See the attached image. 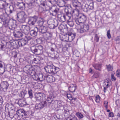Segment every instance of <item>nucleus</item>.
Returning <instances> with one entry per match:
<instances>
[{
	"label": "nucleus",
	"mask_w": 120,
	"mask_h": 120,
	"mask_svg": "<svg viewBox=\"0 0 120 120\" xmlns=\"http://www.w3.org/2000/svg\"><path fill=\"white\" fill-rule=\"evenodd\" d=\"M52 37V34L50 32H47L45 34V36H44V38L46 40H50Z\"/></svg>",
	"instance_id": "obj_26"
},
{
	"label": "nucleus",
	"mask_w": 120,
	"mask_h": 120,
	"mask_svg": "<svg viewBox=\"0 0 120 120\" xmlns=\"http://www.w3.org/2000/svg\"><path fill=\"white\" fill-rule=\"evenodd\" d=\"M27 116V114L25 112L24 110L23 112H22V114L20 115V117L21 118H25Z\"/></svg>",
	"instance_id": "obj_44"
},
{
	"label": "nucleus",
	"mask_w": 120,
	"mask_h": 120,
	"mask_svg": "<svg viewBox=\"0 0 120 120\" xmlns=\"http://www.w3.org/2000/svg\"><path fill=\"white\" fill-rule=\"evenodd\" d=\"M70 13H67L66 15H58L57 17L59 21L61 22H64L67 20V18H68L70 15Z\"/></svg>",
	"instance_id": "obj_7"
},
{
	"label": "nucleus",
	"mask_w": 120,
	"mask_h": 120,
	"mask_svg": "<svg viewBox=\"0 0 120 120\" xmlns=\"http://www.w3.org/2000/svg\"><path fill=\"white\" fill-rule=\"evenodd\" d=\"M32 78L33 79L36 80H38L39 77V74H37L35 71V73L32 75H31Z\"/></svg>",
	"instance_id": "obj_36"
},
{
	"label": "nucleus",
	"mask_w": 120,
	"mask_h": 120,
	"mask_svg": "<svg viewBox=\"0 0 120 120\" xmlns=\"http://www.w3.org/2000/svg\"><path fill=\"white\" fill-rule=\"evenodd\" d=\"M26 91H24V92L22 91L19 94V96L21 97L22 98H24V96L26 94Z\"/></svg>",
	"instance_id": "obj_42"
},
{
	"label": "nucleus",
	"mask_w": 120,
	"mask_h": 120,
	"mask_svg": "<svg viewBox=\"0 0 120 120\" xmlns=\"http://www.w3.org/2000/svg\"><path fill=\"white\" fill-rule=\"evenodd\" d=\"M114 73L113 74L112 73L111 74L112 80V81H115L116 80V78L114 76Z\"/></svg>",
	"instance_id": "obj_55"
},
{
	"label": "nucleus",
	"mask_w": 120,
	"mask_h": 120,
	"mask_svg": "<svg viewBox=\"0 0 120 120\" xmlns=\"http://www.w3.org/2000/svg\"><path fill=\"white\" fill-rule=\"evenodd\" d=\"M18 5L19 9L25 8V4L23 2L19 3Z\"/></svg>",
	"instance_id": "obj_37"
},
{
	"label": "nucleus",
	"mask_w": 120,
	"mask_h": 120,
	"mask_svg": "<svg viewBox=\"0 0 120 120\" xmlns=\"http://www.w3.org/2000/svg\"><path fill=\"white\" fill-rule=\"evenodd\" d=\"M4 46V45L2 44L1 42H0V49H3Z\"/></svg>",
	"instance_id": "obj_62"
},
{
	"label": "nucleus",
	"mask_w": 120,
	"mask_h": 120,
	"mask_svg": "<svg viewBox=\"0 0 120 120\" xmlns=\"http://www.w3.org/2000/svg\"><path fill=\"white\" fill-rule=\"evenodd\" d=\"M58 24V21L56 20H55V21H54V24H53L54 25L55 27H56L57 26Z\"/></svg>",
	"instance_id": "obj_58"
},
{
	"label": "nucleus",
	"mask_w": 120,
	"mask_h": 120,
	"mask_svg": "<svg viewBox=\"0 0 120 120\" xmlns=\"http://www.w3.org/2000/svg\"><path fill=\"white\" fill-rule=\"evenodd\" d=\"M108 102L107 101H105L104 102V106L106 108V109L108 108Z\"/></svg>",
	"instance_id": "obj_57"
},
{
	"label": "nucleus",
	"mask_w": 120,
	"mask_h": 120,
	"mask_svg": "<svg viewBox=\"0 0 120 120\" xmlns=\"http://www.w3.org/2000/svg\"><path fill=\"white\" fill-rule=\"evenodd\" d=\"M17 43L19 46H22L25 45L28 43L27 41L25 39H22L19 41H17Z\"/></svg>",
	"instance_id": "obj_17"
},
{
	"label": "nucleus",
	"mask_w": 120,
	"mask_h": 120,
	"mask_svg": "<svg viewBox=\"0 0 120 120\" xmlns=\"http://www.w3.org/2000/svg\"><path fill=\"white\" fill-rule=\"evenodd\" d=\"M18 103L20 106L23 107L26 105V103L23 100L19 99L18 101Z\"/></svg>",
	"instance_id": "obj_32"
},
{
	"label": "nucleus",
	"mask_w": 120,
	"mask_h": 120,
	"mask_svg": "<svg viewBox=\"0 0 120 120\" xmlns=\"http://www.w3.org/2000/svg\"><path fill=\"white\" fill-rule=\"evenodd\" d=\"M52 12L56 13L59 11V9L56 6H52L50 10Z\"/></svg>",
	"instance_id": "obj_33"
},
{
	"label": "nucleus",
	"mask_w": 120,
	"mask_h": 120,
	"mask_svg": "<svg viewBox=\"0 0 120 120\" xmlns=\"http://www.w3.org/2000/svg\"><path fill=\"white\" fill-rule=\"evenodd\" d=\"M38 17L34 16L29 17L28 18V23L30 25H34L37 20Z\"/></svg>",
	"instance_id": "obj_6"
},
{
	"label": "nucleus",
	"mask_w": 120,
	"mask_h": 120,
	"mask_svg": "<svg viewBox=\"0 0 120 120\" xmlns=\"http://www.w3.org/2000/svg\"><path fill=\"white\" fill-rule=\"evenodd\" d=\"M76 85L75 84H70L68 87V89L71 92H75L76 88Z\"/></svg>",
	"instance_id": "obj_23"
},
{
	"label": "nucleus",
	"mask_w": 120,
	"mask_h": 120,
	"mask_svg": "<svg viewBox=\"0 0 120 120\" xmlns=\"http://www.w3.org/2000/svg\"><path fill=\"white\" fill-rule=\"evenodd\" d=\"M48 1L51 4L53 5H54L56 4V0H48Z\"/></svg>",
	"instance_id": "obj_53"
},
{
	"label": "nucleus",
	"mask_w": 120,
	"mask_h": 120,
	"mask_svg": "<svg viewBox=\"0 0 120 120\" xmlns=\"http://www.w3.org/2000/svg\"><path fill=\"white\" fill-rule=\"evenodd\" d=\"M49 27L51 29H54L55 28L53 24H49Z\"/></svg>",
	"instance_id": "obj_59"
},
{
	"label": "nucleus",
	"mask_w": 120,
	"mask_h": 120,
	"mask_svg": "<svg viewBox=\"0 0 120 120\" xmlns=\"http://www.w3.org/2000/svg\"><path fill=\"white\" fill-rule=\"evenodd\" d=\"M93 67L96 70L99 71H101L102 67V64H95L93 65Z\"/></svg>",
	"instance_id": "obj_29"
},
{
	"label": "nucleus",
	"mask_w": 120,
	"mask_h": 120,
	"mask_svg": "<svg viewBox=\"0 0 120 120\" xmlns=\"http://www.w3.org/2000/svg\"><path fill=\"white\" fill-rule=\"evenodd\" d=\"M44 22L43 20L42 19H41V20L38 21V23L39 25L40 26H43L42 25H43Z\"/></svg>",
	"instance_id": "obj_49"
},
{
	"label": "nucleus",
	"mask_w": 120,
	"mask_h": 120,
	"mask_svg": "<svg viewBox=\"0 0 120 120\" xmlns=\"http://www.w3.org/2000/svg\"><path fill=\"white\" fill-rule=\"evenodd\" d=\"M24 110L22 109H20L17 110L16 111V114H17L18 116L20 117V115L22 112H23Z\"/></svg>",
	"instance_id": "obj_41"
},
{
	"label": "nucleus",
	"mask_w": 120,
	"mask_h": 120,
	"mask_svg": "<svg viewBox=\"0 0 120 120\" xmlns=\"http://www.w3.org/2000/svg\"><path fill=\"white\" fill-rule=\"evenodd\" d=\"M36 47L38 51V54H40L42 53L43 52V46L41 45H39Z\"/></svg>",
	"instance_id": "obj_31"
},
{
	"label": "nucleus",
	"mask_w": 120,
	"mask_h": 120,
	"mask_svg": "<svg viewBox=\"0 0 120 120\" xmlns=\"http://www.w3.org/2000/svg\"><path fill=\"white\" fill-rule=\"evenodd\" d=\"M9 86V84L7 81L3 82L1 85V88L3 89H5L6 90L8 88Z\"/></svg>",
	"instance_id": "obj_22"
},
{
	"label": "nucleus",
	"mask_w": 120,
	"mask_h": 120,
	"mask_svg": "<svg viewBox=\"0 0 120 120\" xmlns=\"http://www.w3.org/2000/svg\"><path fill=\"white\" fill-rule=\"evenodd\" d=\"M113 113L111 112L109 113V116L110 117H113Z\"/></svg>",
	"instance_id": "obj_64"
},
{
	"label": "nucleus",
	"mask_w": 120,
	"mask_h": 120,
	"mask_svg": "<svg viewBox=\"0 0 120 120\" xmlns=\"http://www.w3.org/2000/svg\"><path fill=\"white\" fill-rule=\"evenodd\" d=\"M17 19L21 23L25 22L27 18V15L23 11H21L17 14Z\"/></svg>",
	"instance_id": "obj_4"
},
{
	"label": "nucleus",
	"mask_w": 120,
	"mask_h": 120,
	"mask_svg": "<svg viewBox=\"0 0 120 120\" xmlns=\"http://www.w3.org/2000/svg\"><path fill=\"white\" fill-rule=\"evenodd\" d=\"M110 33V31L109 30H108L107 32V36L108 38L109 39H110L111 38V36Z\"/></svg>",
	"instance_id": "obj_54"
},
{
	"label": "nucleus",
	"mask_w": 120,
	"mask_h": 120,
	"mask_svg": "<svg viewBox=\"0 0 120 120\" xmlns=\"http://www.w3.org/2000/svg\"><path fill=\"white\" fill-rule=\"evenodd\" d=\"M46 0H35L36 2V3L39 4L40 3V5L41 6L45 7L46 5L45 2Z\"/></svg>",
	"instance_id": "obj_27"
},
{
	"label": "nucleus",
	"mask_w": 120,
	"mask_h": 120,
	"mask_svg": "<svg viewBox=\"0 0 120 120\" xmlns=\"http://www.w3.org/2000/svg\"><path fill=\"white\" fill-rule=\"evenodd\" d=\"M89 29V26L88 24H83L81 26L79 31L80 33H82L87 31Z\"/></svg>",
	"instance_id": "obj_8"
},
{
	"label": "nucleus",
	"mask_w": 120,
	"mask_h": 120,
	"mask_svg": "<svg viewBox=\"0 0 120 120\" xmlns=\"http://www.w3.org/2000/svg\"><path fill=\"white\" fill-rule=\"evenodd\" d=\"M72 15L71 13L68 18H67V24L70 27H73L74 25V22L72 17Z\"/></svg>",
	"instance_id": "obj_10"
},
{
	"label": "nucleus",
	"mask_w": 120,
	"mask_h": 120,
	"mask_svg": "<svg viewBox=\"0 0 120 120\" xmlns=\"http://www.w3.org/2000/svg\"><path fill=\"white\" fill-rule=\"evenodd\" d=\"M116 75L118 77H120V69L117 70L116 72Z\"/></svg>",
	"instance_id": "obj_56"
},
{
	"label": "nucleus",
	"mask_w": 120,
	"mask_h": 120,
	"mask_svg": "<svg viewBox=\"0 0 120 120\" xmlns=\"http://www.w3.org/2000/svg\"><path fill=\"white\" fill-rule=\"evenodd\" d=\"M57 5L60 7H63L65 5V3L64 0H57Z\"/></svg>",
	"instance_id": "obj_28"
},
{
	"label": "nucleus",
	"mask_w": 120,
	"mask_h": 120,
	"mask_svg": "<svg viewBox=\"0 0 120 120\" xmlns=\"http://www.w3.org/2000/svg\"><path fill=\"white\" fill-rule=\"evenodd\" d=\"M33 91L31 89H29L28 91V94L29 95V97L30 98H32L33 97Z\"/></svg>",
	"instance_id": "obj_43"
},
{
	"label": "nucleus",
	"mask_w": 120,
	"mask_h": 120,
	"mask_svg": "<svg viewBox=\"0 0 120 120\" xmlns=\"http://www.w3.org/2000/svg\"><path fill=\"white\" fill-rule=\"evenodd\" d=\"M39 68V67L37 66H33L31 65H27L24 68L23 70L27 74L31 75L35 73V70Z\"/></svg>",
	"instance_id": "obj_2"
},
{
	"label": "nucleus",
	"mask_w": 120,
	"mask_h": 120,
	"mask_svg": "<svg viewBox=\"0 0 120 120\" xmlns=\"http://www.w3.org/2000/svg\"><path fill=\"white\" fill-rule=\"evenodd\" d=\"M76 115L79 118L81 119L83 117V115L80 113L78 112L76 113Z\"/></svg>",
	"instance_id": "obj_45"
},
{
	"label": "nucleus",
	"mask_w": 120,
	"mask_h": 120,
	"mask_svg": "<svg viewBox=\"0 0 120 120\" xmlns=\"http://www.w3.org/2000/svg\"><path fill=\"white\" fill-rule=\"evenodd\" d=\"M9 24L8 27L9 28L10 30H14L17 27L16 21L15 20H13L11 21Z\"/></svg>",
	"instance_id": "obj_9"
},
{
	"label": "nucleus",
	"mask_w": 120,
	"mask_h": 120,
	"mask_svg": "<svg viewBox=\"0 0 120 120\" xmlns=\"http://www.w3.org/2000/svg\"><path fill=\"white\" fill-rule=\"evenodd\" d=\"M36 4L35 2H34L33 3H31L28 4V5L31 8H33L34 7L36 6Z\"/></svg>",
	"instance_id": "obj_46"
},
{
	"label": "nucleus",
	"mask_w": 120,
	"mask_h": 120,
	"mask_svg": "<svg viewBox=\"0 0 120 120\" xmlns=\"http://www.w3.org/2000/svg\"><path fill=\"white\" fill-rule=\"evenodd\" d=\"M5 66L3 67L1 62H0V75H2L5 71Z\"/></svg>",
	"instance_id": "obj_30"
},
{
	"label": "nucleus",
	"mask_w": 120,
	"mask_h": 120,
	"mask_svg": "<svg viewBox=\"0 0 120 120\" xmlns=\"http://www.w3.org/2000/svg\"><path fill=\"white\" fill-rule=\"evenodd\" d=\"M30 30V27L26 25H22L21 29V31L25 34H28Z\"/></svg>",
	"instance_id": "obj_11"
},
{
	"label": "nucleus",
	"mask_w": 120,
	"mask_h": 120,
	"mask_svg": "<svg viewBox=\"0 0 120 120\" xmlns=\"http://www.w3.org/2000/svg\"><path fill=\"white\" fill-rule=\"evenodd\" d=\"M95 101L97 102H99L100 100V97L99 95L96 96L95 97Z\"/></svg>",
	"instance_id": "obj_52"
},
{
	"label": "nucleus",
	"mask_w": 120,
	"mask_h": 120,
	"mask_svg": "<svg viewBox=\"0 0 120 120\" xmlns=\"http://www.w3.org/2000/svg\"><path fill=\"white\" fill-rule=\"evenodd\" d=\"M47 103L46 101H42L37 105L35 106V108L37 109H39L42 108L47 106Z\"/></svg>",
	"instance_id": "obj_13"
},
{
	"label": "nucleus",
	"mask_w": 120,
	"mask_h": 120,
	"mask_svg": "<svg viewBox=\"0 0 120 120\" xmlns=\"http://www.w3.org/2000/svg\"><path fill=\"white\" fill-rule=\"evenodd\" d=\"M44 94L42 93L38 92L35 94V98L36 100H40L42 99L43 97Z\"/></svg>",
	"instance_id": "obj_19"
},
{
	"label": "nucleus",
	"mask_w": 120,
	"mask_h": 120,
	"mask_svg": "<svg viewBox=\"0 0 120 120\" xmlns=\"http://www.w3.org/2000/svg\"><path fill=\"white\" fill-rule=\"evenodd\" d=\"M45 79L48 82H52L55 81V78L51 75H46Z\"/></svg>",
	"instance_id": "obj_18"
},
{
	"label": "nucleus",
	"mask_w": 120,
	"mask_h": 120,
	"mask_svg": "<svg viewBox=\"0 0 120 120\" xmlns=\"http://www.w3.org/2000/svg\"><path fill=\"white\" fill-rule=\"evenodd\" d=\"M45 75L44 76L42 73L39 74V77L38 81H41L45 80Z\"/></svg>",
	"instance_id": "obj_34"
},
{
	"label": "nucleus",
	"mask_w": 120,
	"mask_h": 120,
	"mask_svg": "<svg viewBox=\"0 0 120 120\" xmlns=\"http://www.w3.org/2000/svg\"><path fill=\"white\" fill-rule=\"evenodd\" d=\"M31 51L34 53L38 54V51L37 47L35 46L32 47L31 48Z\"/></svg>",
	"instance_id": "obj_35"
},
{
	"label": "nucleus",
	"mask_w": 120,
	"mask_h": 120,
	"mask_svg": "<svg viewBox=\"0 0 120 120\" xmlns=\"http://www.w3.org/2000/svg\"><path fill=\"white\" fill-rule=\"evenodd\" d=\"M100 74L99 72H96L95 73L93 77L94 78H97L100 75Z\"/></svg>",
	"instance_id": "obj_48"
},
{
	"label": "nucleus",
	"mask_w": 120,
	"mask_h": 120,
	"mask_svg": "<svg viewBox=\"0 0 120 120\" xmlns=\"http://www.w3.org/2000/svg\"><path fill=\"white\" fill-rule=\"evenodd\" d=\"M25 37V39L27 41V42L28 41L31 40L32 39V37L28 35L26 36Z\"/></svg>",
	"instance_id": "obj_50"
},
{
	"label": "nucleus",
	"mask_w": 120,
	"mask_h": 120,
	"mask_svg": "<svg viewBox=\"0 0 120 120\" xmlns=\"http://www.w3.org/2000/svg\"><path fill=\"white\" fill-rule=\"evenodd\" d=\"M53 96L51 95H50L48 97L47 100L49 103H51L52 102L53 100Z\"/></svg>",
	"instance_id": "obj_40"
},
{
	"label": "nucleus",
	"mask_w": 120,
	"mask_h": 120,
	"mask_svg": "<svg viewBox=\"0 0 120 120\" xmlns=\"http://www.w3.org/2000/svg\"><path fill=\"white\" fill-rule=\"evenodd\" d=\"M8 4L5 0H0V9H5Z\"/></svg>",
	"instance_id": "obj_15"
},
{
	"label": "nucleus",
	"mask_w": 120,
	"mask_h": 120,
	"mask_svg": "<svg viewBox=\"0 0 120 120\" xmlns=\"http://www.w3.org/2000/svg\"><path fill=\"white\" fill-rule=\"evenodd\" d=\"M47 27L44 26H40L39 28V32L43 34H45L47 32Z\"/></svg>",
	"instance_id": "obj_16"
},
{
	"label": "nucleus",
	"mask_w": 120,
	"mask_h": 120,
	"mask_svg": "<svg viewBox=\"0 0 120 120\" xmlns=\"http://www.w3.org/2000/svg\"><path fill=\"white\" fill-rule=\"evenodd\" d=\"M108 71H112L113 69L112 67L111 66L110 64L106 65Z\"/></svg>",
	"instance_id": "obj_47"
},
{
	"label": "nucleus",
	"mask_w": 120,
	"mask_h": 120,
	"mask_svg": "<svg viewBox=\"0 0 120 120\" xmlns=\"http://www.w3.org/2000/svg\"><path fill=\"white\" fill-rule=\"evenodd\" d=\"M93 3H90L89 5H86L85 7L83 8V11L85 12H87L90 9H92L94 8Z\"/></svg>",
	"instance_id": "obj_14"
},
{
	"label": "nucleus",
	"mask_w": 120,
	"mask_h": 120,
	"mask_svg": "<svg viewBox=\"0 0 120 120\" xmlns=\"http://www.w3.org/2000/svg\"><path fill=\"white\" fill-rule=\"evenodd\" d=\"M67 96L68 98L71 100L72 99V97L70 94H67Z\"/></svg>",
	"instance_id": "obj_60"
},
{
	"label": "nucleus",
	"mask_w": 120,
	"mask_h": 120,
	"mask_svg": "<svg viewBox=\"0 0 120 120\" xmlns=\"http://www.w3.org/2000/svg\"><path fill=\"white\" fill-rule=\"evenodd\" d=\"M46 71L50 74H55L60 70L59 68L56 67L52 64L48 65L45 68Z\"/></svg>",
	"instance_id": "obj_3"
},
{
	"label": "nucleus",
	"mask_w": 120,
	"mask_h": 120,
	"mask_svg": "<svg viewBox=\"0 0 120 120\" xmlns=\"http://www.w3.org/2000/svg\"><path fill=\"white\" fill-rule=\"evenodd\" d=\"M14 110H11L10 111L8 112V115L11 118H13L14 116Z\"/></svg>",
	"instance_id": "obj_38"
},
{
	"label": "nucleus",
	"mask_w": 120,
	"mask_h": 120,
	"mask_svg": "<svg viewBox=\"0 0 120 120\" xmlns=\"http://www.w3.org/2000/svg\"><path fill=\"white\" fill-rule=\"evenodd\" d=\"M66 120H78V119L75 116H70L67 118Z\"/></svg>",
	"instance_id": "obj_39"
},
{
	"label": "nucleus",
	"mask_w": 120,
	"mask_h": 120,
	"mask_svg": "<svg viewBox=\"0 0 120 120\" xmlns=\"http://www.w3.org/2000/svg\"><path fill=\"white\" fill-rule=\"evenodd\" d=\"M37 42L39 44L41 43L42 42V39L41 38H38L37 40Z\"/></svg>",
	"instance_id": "obj_61"
},
{
	"label": "nucleus",
	"mask_w": 120,
	"mask_h": 120,
	"mask_svg": "<svg viewBox=\"0 0 120 120\" xmlns=\"http://www.w3.org/2000/svg\"><path fill=\"white\" fill-rule=\"evenodd\" d=\"M62 103L60 101H59L57 102V104L59 105L60 107L62 106Z\"/></svg>",
	"instance_id": "obj_63"
},
{
	"label": "nucleus",
	"mask_w": 120,
	"mask_h": 120,
	"mask_svg": "<svg viewBox=\"0 0 120 120\" xmlns=\"http://www.w3.org/2000/svg\"><path fill=\"white\" fill-rule=\"evenodd\" d=\"M75 36V34L68 32L67 34L64 35V38L65 39V41L71 42L72 41L74 38Z\"/></svg>",
	"instance_id": "obj_5"
},
{
	"label": "nucleus",
	"mask_w": 120,
	"mask_h": 120,
	"mask_svg": "<svg viewBox=\"0 0 120 120\" xmlns=\"http://www.w3.org/2000/svg\"><path fill=\"white\" fill-rule=\"evenodd\" d=\"M42 59V58L39 56H37L33 59V61L34 63L36 64L41 63V60Z\"/></svg>",
	"instance_id": "obj_24"
},
{
	"label": "nucleus",
	"mask_w": 120,
	"mask_h": 120,
	"mask_svg": "<svg viewBox=\"0 0 120 120\" xmlns=\"http://www.w3.org/2000/svg\"><path fill=\"white\" fill-rule=\"evenodd\" d=\"M73 5V6L76 8L77 10H75L78 11L79 9H80L81 8V3L77 0H72Z\"/></svg>",
	"instance_id": "obj_12"
},
{
	"label": "nucleus",
	"mask_w": 120,
	"mask_h": 120,
	"mask_svg": "<svg viewBox=\"0 0 120 120\" xmlns=\"http://www.w3.org/2000/svg\"><path fill=\"white\" fill-rule=\"evenodd\" d=\"M38 31V27H35L34 30H32L30 31V34L33 37H35L37 35V33Z\"/></svg>",
	"instance_id": "obj_20"
},
{
	"label": "nucleus",
	"mask_w": 120,
	"mask_h": 120,
	"mask_svg": "<svg viewBox=\"0 0 120 120\" xmlns=\"http://www.w3.org/2000/svg\"><path fill=\"white\" fill-rule=\"evenodd\" d=\"M99 38L97 34H96L94 37V40L97 42L98 41Z\"/></svg>",
	"instance_id": "obj_51"
},
{
	"label": "nucleus",
	"mask_w": 120,
	"mask_h": 120,
	"mask_svg": "<svg viewBox=\"0 0 120 120\" xmlns=\"http://www.w3.org/2000/svg\"><path fill=\"white\" fill-rule=\"evenodd\" d=\"M13 33L15 37L18 38L22 37L23 35V33L19 31H14Z\"/></svg>",
	"instance_id": "obj_21"
},
{
	"label": "nucleus",
	"mask_w": 120,
	"mask_h": 120,
	"mask_svg": "<svg viewBox=\"0 0 120 120\" xmlns=\"http://www.w3.org/2000/svg\"><path fill=\"white\" fill-rule=\"evenodd\" d=\"M14 8L12 5H10L9 7L8 10L5 9V13L7 14H10L12 13L13 11H14Z\"/></svg>",
	"instance_id": "obj_25"
},
{
	"label": "nucleus",
	"mask_w": 120,
	"mask_h": 120,
	"mask_svg": "<svg viewBox=\"0 0 120 120\" xmlns=\"http://www.w3.org/2000/svg\"><path fill=\"white\" fill-rule=\"evenodd\" d=\"M78 10H73L72 11L73 15H75L76 13V16H78V18L75 20L76 23L78 25H79L80 24L83 23L86 20L87 18L86 16L83 14L79 15L78 14Z\"/></svg>",
	"instance_id": "obj_1"
}]
</instances>
